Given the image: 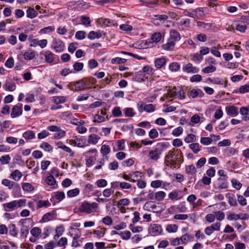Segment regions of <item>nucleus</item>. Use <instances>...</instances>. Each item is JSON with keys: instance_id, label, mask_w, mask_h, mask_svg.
Listing matches in <instances>:
<instances>
[{"instance_id": "f257e3e1", "label": "nucleus", "mask_w": 249, "mask_h": 249, "mask_svg": "<svg viewBox=\"0 0 249 249\" xmlns=\"http://www.w3.org/2000/svg\"><path fill=\"white\" fill-rule=\"evenodd\" d=\"M96 81L94 78H83L77 82L71 83L70 89L75 91H80L89 88L90 84Z\"/></svg>"}, {"instance_id": "f03ea898", "label": "nucleus", "mask_w": 249, "mask_h": 249, "mask_svg": "<svg viewBox=\"0 0 249 249\" xmlns=\"http://www.w3.org/2000/svg\"><path fill=\"white\" fill-rule=\"evenodd\" d=\"M167 142H160L157 144V147L149 152V158L154 161H157L160 158V156L163 150L166 149L168 146Z\"/></svg>"}, {"instance_id": "7ed1b4c3", "label": "nucleus", "mask_w": 249, "mask_h": 249, "mask_svg": "<svg viewBox=\"0 0 249 249\" xmlns=\"http://www.w3.org/2000/svg\"><path fill=\"white\" fill-rule=\"evenodd\" d=\"M207 9V8L199 7L193 10L191 12H189L187 10H184L183 14L185 16H188L191 18H199L208 14V13L205 11V10Z\"/></svg>"}, {"instance_id": "20e7f679", "label": "nucleus", "mask_w": 249, "mask_h": 249, "mask_svg": "<svg viewBox=\"0 0 249 249\" xmlns=\"http://www.w3.org/2000/svg\"><path fill=\"white\" fill-rule=\"evenodd\" d=\"M137 108L140 112L145 111L148 113H152L155 111L156 105L152 104H146L143 102H140L137 104Z\"/></svg>"}, {"instance_id": "39448f33", "label": "nucleus", "mask_w": 249, "mask_h": 249, "mask_svg": "<svg viewBox=\"0 0 249 249\" xmlns=\"http://www.w3.org/2000/svg\"><path fill=\"white\" fill-rule=\"evenodd\" d=\"M65 47L64 43L60 39L53 38L51 45V48L54 50L55 53H59L63 51Z\"/></svg>"}, {"instance_id": "423d86ee", "label": "nucleus", "mask_w": 249, "mask_h": 249, "mask_svg": "<svg viewBox=\"0 0 249 249\" xmlns=\"http://www.w3.org/2000/svg\"><path fill=\"white\" fill-rule=\"evenodd\" d=\"M162 231L161 226L157 224H151L148 228V232L151 236H157L161 234Z\"/></svg>"}, {"instance_id": "0eeeda50", "label": "nucleus", "mask_w": 249, "mask_h": 249, "mask_svg": "<svg viewBox=\"0 0 249 249\" xmlns=\"http://www.w3.org/2000/svg\"><path fill=\"white\" fill-rule=\"evenodd\" d=\"M65 197V193L62 191L54 192L50 198V201L53 205L62 201Z\"/></svg>"}, {"instance_id": "6e6552de", "label": "nucleus", "mask_w": 249, "mask_h": 249, "mask_svg": "<svg viewBox=\"0 0 249 249\" xmlns=\"http://www.w3.org/2000/svg\"><path fill=\"white\" fill-rule=\"evenodd\" d=\"M22 104L18 103L13 106L11 113V117L15 118L21 115L22 113Z\"/></svg>"}, {"instance_id": "1a4fd4ad", "label": "nucleus", "mask_w": 249, "mask_h": 249, "mask_svg": "<svg viewBox=\"0 0 249 249\" xmlns=\"http://www.w3.org/2000/svg\"><path fill=\"white\" fill-rule=\"evenodd\" d=\"M30 219H24L20 220L19 222L21 224V228L20 230V238L22 239H25L26 238L27 235L29 233V228L28 226L25 225V222L27 220Z\"/></svg>"}, {"instance_id": "9d476101", "label": "nucleus", "mask_w": 249, "mask_h": 249, "mask_svg": "<svg viewBox=\"0 0 249 249\" xmlns=\"http://www.w3.org/2000/svg\"><path fill=\"white\" fill-rule=\"evenodd\" d=\"M44 57L46 62L49 64H54L56 55L50 51H43L41 53Z\"/></svg>"}, {"instance_id": "9b49d317", "label": "nucleus", "mask_w": 249, "mask_h": 249, "mask_svg": "<svg viewBox=\"0 0 249 249\" xmlns=\"http://www.w3.org/2000/svg\"><path fill=\"white\" fill-rule=\"evenodd\" d=\"M56 215H57L55 211H52L51 212L47 213L43 215L40 220V222L45 223L51 220H53L56 218Z\"/></svg>"}, {"instance_id": "f8f14e48", "label": "nucleus", "mask_w": 249, "mask_h": 249, "mask_svg": "<svg viewBox=\"0 0 249 249\" xmlns=\"http://www.w3.org/2000/svg\"><path fill=\"white\" fill-rule=\"evenodd\" d=\"M98 153L97 150L95 148L91 149L87 151H86L84 154V156L86 158V164L88 167L92 166V162L93 160V156H89V153Z\"/></svg>"}, {"instance_id": "ddd939ff", "label": "nucleus", "mask_w": 249, "mask_h": 249, "mask_svg": "<svg viewBox=\"0 0 249 249\" xmlns=\"http://www.w3.org/2000/svg\"><path fill=\"white\" fill-rule=\"evenodd\" d=\"M188 95L192 98H201L204 96V93L200 89H193L190 90Z\"/></svg>"}, {"instance_id": "4468645a", "label": "nucleus", "mask_w": 249, "mask_h": 249, "mask_svg": "<svg viewBox=\"0 0 249 249\" xmlns=\"http://www.w3.org/2000/svg\"><path fill=\"white\" fill-rule=\"evenodd\" d=\"M182 71L187 73H195L199 71V69L193 66L191 63H188L183 66Z\"/></svg>"}, {"instance_id": "2eb2a0df", "label": "nucleus", "mask_w": 249, "mask_h": 249, "mask_svg": "<svg viewBox=\"0 0 249 249\" xmlns=\"http://www.w3.org/2000/svg\"><path fill=\"white\" fill-rule=\"evenodd\" d=\"M1 184L3 186L7 187L10 190L12 189L13 187H17L19 189L20 188L19 185L18 183L6 178L2 180Z\"/></svg>"}, {"instance_id": "dca6fc26", "label": "nucleus", "mask_w": 249, "mask_h": 249, "mask_svg": "<svg viewBox=\"0 0 249 249\" xmlns=\"http://www.w3.org/2000/svg\"><path fill=\"white\" fill-rule=\"evenodd\" d=\"M174 151L170 150L168 152V154L164 157V163L167 166L169 165H173L175 164V161L172 160V158L174 156Z\"/></svg>"}, {"instance_id": "f3484780", "label": "nucleus", "mask_w": 249, "mask_h": 249, "mask_svg": "<svg viewBox=\"0 0 249 249\" xmlns=\"http://www.w3.org/2000/svg\"><path fill=\"white\" fill-rule=\"evenodd\" d=\"M168 59L165 57L157 58L155 60L154 64L156 68L160 69L165 66Z\"/></svg>"}, {"instance_id": "a211bd4d", "label": "nucleus", "mask_w": 249, "mask_h": 249, "mask_svg": "<svg viewBox=\"0 0 249 249\" xmlns=\"http://www.w3.org/2000/svg\"><path fill=\"white\" fill-rule=\"evenodd\" d=\"M247 24L244 19L240 20L235 23V29L241 33H245L247 29Z\"/></svg>"}, {"instance_id": "6ab92c4d", "label": "nucleus", "mask_w": 249, "mask_h": 249, "mask_svg": "<svg viewBox=\"0 0 249 249\" xmlns=\"http://www.w3.org/2000/svg\"><path fill=\"white\" fill-rule=\"evenodd\" d=\"M169 35L170 36L168 39L175 43L176 41L180 40V36L179 33L174 29H172L170 30Z\"/></svg>"}, {"instance_id": "aec40b11", "label": "nucleus", "mask_w": 249, "mask_h": 249, "mask_svg": "<svg viewBox=\"0 0 249 249\" xmlns=\"http://www.w3.org/2000/svg\"><path fill=\"white\" fill-rule=\"evenodd\" d=\"M79 211L81 212H84L87 213H90L94 212L91 210L90 203L87 201H84L81 203L79 208Z\"/></svg>"}, {"instance_id": "412c9836", "label": "nucleus", "mask_w": 249, "mask_h": 249, "mask_svg": "<svg viewBox=\"0 0 249 249\" xmlns=\"http://www.w3.org/2000/svg\"><path fill=\"white\" fill-rule=\"evenodd\" d=\"M176 89V87H174L172 89H167V92L165 94L166 98L168 99V102L172 101L174 98L176 97L177 95Z\"/></svg>"}, {"instance_id": "4be33fe9", "label": "nucleus", "mask_w": 249, "mask_h": 249, "mask_svg": "<svg viewBox=\"0 0 249 249\" xmlns=\"http://www.w3.org/2000/svg\"><path fill=\"white\" fill-rule=\"evenodd\" d=\"M3 207L6 212L12 211L17 208L16 201L13 200L8 203L3 204Z\"/></svg>"}, {"instance_id": "5701e85b", "label": "nucleus", "mask_w": 249, "mask_h": 249, "mask_svg": "<svg viewBox=\"0 0 249 249\" xmlns=\"http://www.w3.org/2000/svg\"><path fill=\"white\" fill-rule=\"evenodd\" d=\"M100 139V137L99 136L95 134H91L89 136L88 141L87 142L88 144L89 143L92 145H95L97 143Z\"/></svg>"}, {"instance_id": "b1692460", "label": "nucleus", "mask_w": 249, "mask_h": 249, "mask_svg": "<svg viewBox=\"0 0 249 249\" xmlns=\"http://www.w3.org/2000/svg\"><path fill=\"white\" fill-rule=\"evenodd\" d=\"M228 177L219 178H218V186L221 189H226L228 187Z\"/></svg>"}, {"instance_id": "393cba45", "label": "nucleus", "mask_w": 249, "mask_h": 249, "mask_svg": "<svg viewBox=\"0 0 249 249\" xmlns=\"http://www.w3.org/2000/svg\"><path fill=\"white\" fill-rule=\"evenodd\" d=\"M16 85L13 82L6 81L5 84L3 85V88L5 90L13 91L16 89Z\"/></svg>"}, {"instance_id": "a878e982", "label": "nucleus", "mask_w": 249, "mask_h": 249, "mask_svg": "<svg viewBox=\"0 0 249 249\" xmlns=\"http://www.w3.org/2000/svg\"><path fill=\"white\" fill-rule=\"evenodd\" d=\"M175 46V43L168 39L167 42L164 44H163L161 48L164 50L171 51L174 50Z\"/></svg>"}, {"instance_id": "bb28decb", "label": "nucleus", "mask_w": 249, "mask_h": 249, "mask_svg": "<svg viewBox=\"0 0 249 249\" xmlns=\"http://www.w3.org/2000/svg\"><path fill=\"white\" fill-rule=\"evenodd\" d=\"M8 231L10 235L13 237H17L18 234V230L17 229L16 225L14 224H10L8 227Z\"/></svg>"}, {"instance_id": "cd10ccee", "label": "nucleus", "mask_w": 249, "mask_h": 249, "mask_svg": "<svg viewBox=\"0 0 249 249\" xmlns=\"http://www.w3.org/2000/svg\"><path fill=\"white\" fill-rule=\"evenodd\" d=\"M75 142L76 143V146L78 147L83 148L88 146L87 140L85 138H78L77 137H76Z\"/></svg>"}, {"instance_id": "c85d7f7f", "label": "nucleus", "mask_w": 249, "mask_h": 249, "mask_svg": "<svg viewBox=\"0 0 249 249\" xmlns=\"http://www.w3.org/2000/svg\"><path fill=\"white\" fill-rule=\"evenodd\" d=\"M227 114L230 116H235L238 114V108L234 106H229L226 107Z\"/></svg>"}, {"instance_id": "c756f323", "label": "nucleus", "mask_w": 249, "mask_h": 249, "mask_svg": "<svg viewBox=\"0 0 249 249\" xmlns=\"http://www.w3.org/2000/svg\"><path fill=\"white\" fill-rule=\"evenodd\" d=\"M22 176V174L20 171L18 170H15L10 174V178H12L13 180L18 181L20 179Z\"/></svg>"}, {"instance_id": "7c9ffc66", "label": "nucleus", "mask_w": 249, "mask_h": 249, "mask_svg": "<svg viewBox=\"0 0 249 249\" xmlns=\"http://www.w3.org/2000/svg\"><path fill=\"white\" fill-rule=\"evenodd\" d=\"M22 137L27 141L36 138V134L31 130H27L22 134Z\"/></svg>"}, {"instance_id": "2f4dec72", "label": "nucleus", "mask_w": 249, "mask_h": 249, "mask_svg": "<svg viewBox=\"0 0 249 249\" xmlns=\"http://www.w3.org/2000/svg\"><path fill=\"white\" fill-rule=\"evenodd\" d=\"M196 25L198 27H200L207 31H209L213 27V24L210 23H205L202 21L196 22Z\"/></svg>"}, {"instance_id": "473e14b6", "label": "nucleus", "mask_w": 249, "mask_h": 249, "mask_svg": "<svg viewBox=\"0 0 249 249\" xmlns=\"http://www.w3.org/2000/svg\"><path fill=\"white\" fill-rule=\"evenodd\" d=\"M249 109L247 107H241L240 108V114L244 116L243 119L245 121L249 120Z\"/></svg>"}, {"instance_id": "72a5a7b5", "label": "nucleus", "mask_w": 249, "mask_h": 249, "mask_svg": "<svg viewBox=\"0 0 249 249\" xmlns=\"http://www.w3.org/2000/svg\"><path fill=\"white\" fill-rule=\"evenodd\" d=\"M100 152L103 156H105V158L107 160L108 158L107 155L110 152V147L107 145L103 144L101 148Z\"/></svg>"}, {"instance_id": "f704fd0d", "label": "nucleus", "mask_w": 249, "mask_h": 249, "mask_svg": "<svg viewBox=\"0 0 249 249\" xmlns=\"http://www.w3.org/2000/svg\"><path fill=\"white\" fill-rule=\"evenodd\" d=\"M162 37L163 36L160 33H155L152 35L151 40L152 42L158 43L161 40Z\"/></svg>"}, {"instance_id": "c9c22d12", "label": "nucleus", "mask_w": 249, "mask_h": 249, "mask_svg": "<svg viewBox=\"0 0 249 249\" xmlns=\"http://www.w3.org/2000/svg\"><path fill=\"white\" fill-rule=\"evenodd\" d=\"M39 148L44 150L45 151L50 152L53 150V146L49 143L44 142L39 145Z\"/></svg>"}, {"instance_id": "e433bc0d", "label": "nucleus", "mask_w": 249, "mask_h": 249, "mask_svg": "<svg viewBox=\"0 0 249 249\" xmlns=\"http://www.w3.org/2000/svg\"><path fill=\"white\" fill-rule=\"evenodd\" d=\"M185 172L188 174L194 175L196 174V169L193 164H191L186 166Z\"/></svg>"}, {"instance_id": "4c0bfd02", "label": "nucleus", "mask_w": 249, "mask_h": 249, "mask_svg": "<svg viewBox=\"0 0 249 249\" xmlns=\"http://www.w3.org/2000/svg\"><path fill=\"white\" fill-rule=\"evenodd\" d=\"M23 190L27 193L33 191L34 189V186L30 183L28 182L23 183L22 185Z\"/></svg>"}, {"instance_id": "58836bf2", "label": "nucleus", "mask_w": 249, "mask_h": 249, "mask_svg": "<svg viewBox=\"0 0 249 249\" xmlns=\"http://www.w3.org/2000/svg\"><path fill=\"white\" fill-rule=\"evenodd\" d=\"M80 193V190L78 188H76L70 190L67 192V195L69 197H73L78 196Z\"/></svg>"}, {"instance_id": "ea45409f", "label": "nucleus", "mask_w": 249, "mask_h": 249, "mask_svg": "<svg viewBox=\"0 0 249 249\" xmlns=\"http://www.w3.org/2000/svg\"><path fill=\"white\" fill-rule=\"evenodd\" d=\"M23 56L26 60H31L35 57L36 53L34 52L27 51L24 53Z\"/></svg>"}, {"instance_id": "a19ab883", "label": "nucleus", "mask_w": 249, "mask_h": 249, "mask_svg": "<svg viewBox=\"0 0 249 249\" xmlns=\"http://www.w3.org/2000/svg\"><path fill=\"white\" fill-rule=\"evenodd\" d=\"M101 34L100 32H96L93 31H90L88 36L89 39L90 40L94 39L95 38H99L101 37Z\"/></svg>"}, {"instance_id": "79ce46f5", "label": "nucleus", "mask_w": 249, "mask_h": 249, "mask_svg": "<svg viewBox=\"0 0 249 249\" xmlns=\"http://www.w3.org/2000/svg\"><path fill=\"white\" fill-rule=\"evenodd\" d=\"M101 21L103 24L107 26H111L117 25L116 21L108 18H102Z\"/></svg>"}, {"instance_id": "37998d69", "label": "nucleus", "mask_w": 249, "mask_h": 249, "mask_svg": "<svg viewBox=\"0 0 249 249\" xmlns=\"http://www.w3.org/2000/svg\"><path fill=\"white\" fill-rule=\"evenodd\" d=\"M189 147L195 154H197L200 151V146L198 143H191Z\"/></svg>"}, {"instance_id": "c03bdc74", "label": "nucleus", "mask_w": 249, "mask_h": 249, "mask_svg": "<svg viewBox=\"0 0 249 249\" xmlns=\"http://www.w3.org/2000/svg\"><path fill=\"white\" fill-rule=\"evenodd\" d=\"M180 68V64L178 62H172L169 66V69L171 71H177Z\"/></svg>"}, {"instance_id": "a18cd8bd", "label": "nucleus", "mask_w": 249, "mask_h": 249, "mask_svg": "<svg viewBox=\"0 0 249 249\" xmlns=\"http://www.w3.org/2000/svg\"><path fill=\"white\" fill-rule=\"evenodd\" d=\"M216 70V67L210 65L202 69V72L204 73H209L214 72Z\"/></svg>"}, {"instance_id": "49530a36", "label": "nucleus", "mask_w": 249, "mask_h": 249, "mask_svg": "<svg viewBox=\"0 0 249 249\" xmlns=\"http://www.w3.org/2000/svg\"><path fill=\"white\" fill-rule=\"evenodd\" d=\"M227 196L228 197V202L231 206H236L237 205L236 199L234 195L228 194Z\"/></svg>"}, {"instance_id": "de8ad7c7", "label": "nucleus", "mask_w": 249, "mask_h": 249, "mask_svg": "<svg viewBox=\"0 0 249 249\" xmlns=\"http://www.w3.org/2000/svg\"><path fill=\"white\" fill-rule=\"evenodd\" d=\"M55 30L54 26H50L41 29L39 33L41 34H48L53 32Z\"/></svg>"}, {"instance_id": "09e8293b", "label": "nucleus", "mask_w": 249, "mask_h": 249, "mask_svg": "<svg viewBox=\"0 0 249 249\" xmlns=\"http://www.w3.org/2000/svg\"><path fill=\"white\" fill-rule=\"evenodd\" d=\"M130 176L132 177V179L133 181H131L132 182H135L138 181L139 178L142 177V173L139 171H135L134 172L130 173Z\"/></svg>"}, {"instance_id": "8fccbe9b", "label": "nucleus", "mask_w": 249, "mask_h": 249, "mask_svg": "<svg viewBox=\"0 0 249 249\" xmlns=\"http://www.w3.org/2000/svg\"><path fill=\"white\" fill-rule=\"evenodd\" d=\"M184 141L186 143H191L196 141V137L194 134H188L185 138Z\"/></svg>"}, {"instance_id": "3c124183", "label": "nucleus", "mask_w": 249, "mask_h": 249, "mask_svg": "<svg viewBox=\"0 0 249 249\" xmlns=\"http://www.w3.org/2000/svg\"><path fill=\"white\" fill-rule=\"evenodd\" d=\"M178 227L175 224H170L166 226V230L168 232H175L177 231Z\"/></svg>"}, {"instance_id": "603ef678", "label": "nucleus", "mask_w": 249, "mask_h": 249, "mask_svg": "<svg viewBox=\"0 0 249 249\" xmlns=\"http://www.w3.org/2000/svg\"><path fill=\"white\" fill-rule=\"evenodd\" d=\"M27 16L28 18H33L37 15V12L34 9H29L26 11Z\"/></svg>"}, {"instance_id": "864d4df0", "label": "nucleus", "mask_w": 249, "mask_h": 249, "mask_svg": "<svg viewBox=\"0 0 249 249\" xmlns=\"http://www.w3.org/2000/svg\"><path fill=\"white\" fill-rule=\"evenodd\" d=\"M155 199L158 201H161L163 199L165 196V193L163 191H159L154 195Z\"/></svg>"}, {"instance_id": "5fc2aeb1", "label": "nucleus", "mask_w": 249, "mask_h": 249, "mask_svg": "<svg viewBox=\"0 0 249 249\" xmlns=\"http://www.w3.org/2000/svg\"><path fill=\"white\" fill-rule=\"evenodd\" d=\"M51 205L50 202L48 200H39L37 202V208H40L43 207H48Z\"/></svg>"}, {"instance_id": "6e6d98bb", "label": "nucleus", "mask_w": 249, "mask_h": 249, "mask_svg": "<svg viewBox=\"0 0 249 249\" xmlns=\"http://www.w3.org/2000/svg\"><path fill=\"white\" fill-rule=\"evenodd\" d=\"M83 67H84V65H83V63L76 62L73 65V70H74V71H73V72H74V73H75V72L79 71H81L83 69Z\"/></svg>"}, {"instance_id": "4d7b16f0", "label": "nucleus", "mask_w": 249, "mask_h": 249, "mask_svg": "<svg viewBox=\"0 0 249 249\" xmlns=\"http://www.w3.org/2000/svg\"><path fill=\"white\" fill-rule=\"evenodd\" d=\"M126 61V60L125 59L122 58L121 57H115L111 59V62L113 64H120L124 63Z\"/></svg>"}, {"instance_id": "13d9d810", "label": "nucleus", "mask_w": 249, "mask_h": 249, "mask_svg": "<svg viewBox=\"0 0 249 249\" xmlns=\"http://www.w3.org/2000/svg\"><path fill=\"white\" fill-rule=\"evenodd\" d=\"M53 102L56 104L63 103L66 102V99L64 96H55L53 97Z\"/></svg>"}, {"instance_id": "bf43d9fd", "label": "nucleus", "mask_w": 249, "mask_h": 249, "mask_svg": "<svg viewBox=\"0 0 249 249\" xmlns=\"http://www.w3.org/2000/svg\"><path fill=\"white\" fill-rule=\"evenodd\" d=\"M46 182L48 185L53 186L55 184L56 180L53 176L50 175L46 178Z\"/></svg>"}, {"instance_id": "052dcab7", "label": "nucleus", "mask_w": 249, "mask_h": 249, "mask_svg": "<svg viewBox=\"0 0 249 249\" xmlns=\"http://www.w3.org/2000/svg\"><path fill=\"white\" fill-rule=\"evenodd\" d=\"M41 230L38 227H35L31 230V233L35 237H37L41 234Z\"/></svg>"}, {"instance_id": "680f3d73", "label": "nucleus", "mask_w": 249, "mask_h": 249, "mask_svg": "<svg viewBox=\"0 0 249 249\" xmlns=\"http://www.w3.org/2000/svg\"><path fill=\"white\" fill-rule=\"evenodd\" d=\"M86 33L84 31H79L76 33L75 38L78 40L84 39L86 37Z\"/></svg>"}, {"instance_id": "e2e57ef3", "label": "nucleus", "mask_w": 249, "mask_h": 249, "mask_svg": "<svg viewBox=\"0 0 249 249\" xmlns=\"http://www.w3.org/2000/svg\"><path fill=\"white\" fill-rule=\"evenodd\" d=\"M96 185L100 188H103L107 185V181L105 179H98L96 181Z\"/></svg>"}, {"instance_id": "0e129e2a", "label": "nucleus", "mask_w": 249, "mask_h": 249, "mask_svg": "<svg viewBox=\"0 0 249 249\" xmlns=\"http://www.w3.org/2000/svg\"><path fill=\"white\" fill-rule=\"evenodd\" d=\"M213 141V139L210 137H202L200 139V142L205 145L210 144Z\"/></svg>"}, {"instance_id": "69168bd1", "label": "nucleus", "mask_w": 249, "mask_h": 249, "mask_svg": "<svg viewBox=\"0 0 249 249\" xmlns=\"http://www.w3.org/2000/svg\"><path fill=\"white\" fill-rule=\"evenodd\" d=\"M240 214L234 213H231L227 216V219L230 221L237 220L240 219Z\"/></svg>"}, {"instance_id": "338daca9", "label": "nucleus", "mask_w": 249, "mask_h": 249, "mask_svg": "<svg viewBox=\"0 0 249 249\" xmlns=\"http://www.w3.org/2000/svg\"><path fill=\"white\" fill-rule=\"evenodd\" d=\"M119 235L121 236V238L124 240H127L130 238L131 233L128 231H122L119 233Z\"/></svg>"}, {"instance_id": "774afa93", "label": "nucleus", "mask_w": 249, "mask_h": 249, "mask_svg": "<svg viewBox=\"0 0 249 249\" xmlns=\"http://www.w3.org/2000/svg\"><path fill=\"white\" fill-rule=\"evenodd\" d=\"M114 193V190L111 188H107L103 191V195L106 197H110Z\"/></svg>"}]
</instances>
